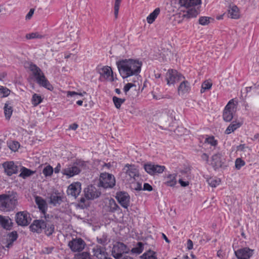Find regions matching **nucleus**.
I'll list each match as a JSON object with an SVG mask.
<instances>
[{
	"label": "nucleus",
	"instance_id": "c9c22d12",
	"mask_svg": "<svg viewBox=\"0 0 259 259\" xmlns=\"http://www.w3.org/2000/svg\"><path fill=\"white\" fill-rule=\"evenodd\" d=\"M144 250V244L141 242H139L136 247H133L131 252L133 253L139 254L141 253Z\"/></svg>",
	"mask_w": 259,
	"mask_h": 259
},
{
	"label": "nucleus",
	"instance_id": "72a5a7b5",
	"mask_svg": "<svg viewBox=\"0 0 259 259\" xmlns=\"http://www.w3.org/2000/svg\"><path fill=\"white\" fill-rule=\"evenodd\" d=\"M141 258L142 259H157L156 252L151 250L144 253L141 256Z\"/></svg>",
	"mask_w": 259,
	"mask_h": 259
},
{
	"label": "nucleus",
	"instance_id": "2eb2a0df",
	"mask_svg": "<svg viewBox=\"0 0 259 259\" xmlns=\"http://www.w3.org/2000/svg\"><path fill=\"white\" fill-rule=\"evenodd\" d=\"M46 227V222L45 220H34L32 224H31L29 226V229L32 232L40 233Z\"/></svg>",
	"mask_w": 259,
	"mask_h": 259
},
{
	"label": "nucleus",
	"instance_id": "f704fd0d",
	"mask_svg": "<svg viewBox=\"0 0 259 259\" xmlns=\"http://www.w3.org/2000/svg\"><path fill=\"white\" fill-rule=\"evenodd\" d=\"M43 99L41 96L37 94H34L31 99V103L33 106H37L38 104L42 102Z\"/></svg>",
	"mask_w": 259,
	"mask_h": 259
},
{
	"label": "nucleus",
	"instance_id": "8fccbe9b",
	"mask_svg": "<svg viewBox=\"0 0 259 259\" xmlns=\"http://www.w3.org/2000/svg\"><path fill=\"white\" fill-rule=\"evenodd\" d=\"M205 142L207 143L212 146H215L217 145V141L215 140L213 137H209L206 138Z\"/></svg>",
	"mask_w": 259,
	"mask_h": 259
},
{
	"label": "nucleus",
	"instance_id": "39448f33",
	"mask_svg": "<svg viewBox=\"0 0 259 259\" xmlns=\"http://www.w3.org/2000/svg\"><path fill=\"white\" fill-rule=\"evenodd\" d=\"M100 186L104 188H111L115 185L114 176L108 173H102L100 177Z\"/></svg>",
	"mask_w": 259,
	"mask_h": 259
},
{
	"label": "nucleus",
	"instance_id": "603ef678",
	"mask_svg": "<svg viewBox=\"0 0 259 259\" xmlns=\"http://www.w3.org/2000/svg\"><path fill=\"white\" fill-rule=\"evenodd\" d=\"M87 93L85 92H83L82 93H77L74 91H68L67 93V97H73L74 96L79 95L80 96H83L84 95H85Z\"/></svg>",
	"mask_w": 259,
	"mask_h": 259
},
{
	"label": "nucleus",
	"instance_id": "0e129e2a",
	"mask_svg": "<svg viewBox=\"0 0 259 259\" xmlns=\"http://www.w3.org/2000/svg\"><path fill=\"white\" fill-rule=\"evenodd\" d=\"M61 166L60 163H58L57 166L54 168V171L55 173L58 174L61 170Z\"/></svg>",
	"mask_w": 259,
	"mask_h": 259
},
{
	"label": "nucleus",
	"instance_id": "ea45409f",
	"mask_svg": "<svg viewBox=\"0 0 259 259\" xmlns=\"http://www.w3.org/2000/svg\"><path fill=\"white\" fill-rule=\"evenodd\" d=\"M207 183L212 187H215L219 185L221 182L219 179L209 178L207 180Z\"/></svg>",
	"mask_w": 259,
	"mask_h": 259
},
{
	"label": "nucleus",
	"instance_id": "49530a36",
	"mask_svg": "<svg viewBox=\"0 0 259 259\" xmlns=\"http://www.w3.org/2000/svg\"><path fill=\"white\" fill-rule=\"evenodd\" d=\"M121 1L122 0H115L114 9L115 18H117L118 17V11Z\"/></svg>",
	"mask_w": 259,
	"mask_h": 259
},
{
	"label": "nucleus",
	"instance_id": "1a4fd4ad",
	"mask_svg": "<svg viewBox=\"0 0 259 259\" xmlns=\"http://www.w3.org/2000/svg\"><path fill=\"white\" fill-rule=\"evenodd\" d=\"M123 170L126 174V180L129 182H133L137 177H139V171L134 165L127 164Z\"/></svg>",
	"mask_w": 259,
	"mask_h": 259
},
{
	"label": "nucleus",
	"instance_id": "a18cd8bd",
	"mask_svg": "<svg viewBox=\"0 0 259 259\" xmlns=\"http://www.w3.org/2000/svg\"><path fill=\"white\" fill-rule=\"evenodd\" d=\"M185 18H186L184 14H177L174 16V21L175 22V24L176 23L179 24L181 23Z\"/></svg>",
	"mask_w": 259,
	"mask_h": 259
},
{
	"label": "nucleus",
	"instance_id": "5701e85b",
	"mask_svg": "<svg viewBox=\"0 0 259 259\" xmlns=\"http://www.w3.org/2000/svg\"><path fill=\"white\" fill-rule=\"evenodd\" d=\"M201 4V0H179V4L180 7L188 9L194 7Z\"/></svg>",
	"mask_w": 259,
	"mask_h": 259
},
{
	"label": "nucleus",
	"instance_id": "c756f323",
	"mask_svg": "<svg viewBox=\"0 0 259 259\" xmlns=\"http://www.w3.org/2000/svg\"><path fill=\"white\" fill-rule=\"evenodd\" d=\"M176 176L175 174L168 175L165 178V184L168 186H174L177 183Z\"/></svg>",
	"mask_w": 259,
	"mask_h": 259
},
{
	"label": "nucleus",
	"instance_id": "5fc2aeb1",
	"mask_svg": "<svg viewBox=\"0 0 259 259\" xmlns=\"http://www.w3.org/2000/svg\"><path fill=\"white\" fill-rule=\"evenodd\" d=\"M132 183H133L132 187H133V189L137 191L142 190V186L141 183L139 182L133 183V182Z\"/></svg>",
	"mask_w": 259,
	"mask_h": 259
},
{
	"label": "nucleus",
	"instance_id": "20e7f679",
	"mask_svg": "<svg viewBox=\"0 0 259 259\" xmlns=\"http://www.w3.org/2000/svg\"><path fill=\"white\" fill-rule=\"evenodd\" d=\"M85 166L86 163L84 161L80 160H76L73 164H69L62 169L61 172L63 175L66 176V178H70L79 174Z\"/></svg>",
	"mask_w": 259,
	"mask_h": 259
},
{
	"label": "nucleus",
	"instance_id": "6e6552de",
	"mask_svg": "<svg viewBox=\"0 0 259 259\" xmlns=\"http://www.w3.org/2000/svg\"><path fill=\"white\" fill-rule=\"evenodd\" d=\"M235 108L234 101L232 99L228 103L223 111V117L225 121L229 122L233 119Z\"/></svg>",
	"mask_w": 259,
	"mask_h": 259
},
{
	"label": "nucleus",
	"instance_id": "9d476101",
	"mask_svg": "<svg viewBox=\"0 0 259 259\" xmlns=\"http://www.w3.org/2000/svg\"><path fill=\"white\" fill-rule=\"evenodd\" d=\"M31 221L30 215L26 211H20L16 214V221L18 225L21 226H27Z\"/></svg>",
	"mask_w": 259,
	"mask_h": 259
},
{
	"label": "nucleus",
	"instance_id": "e433bc0d",
	"mask_svg": "<svg viewBox=\"0 0 259 259\" xmlns=\"http://www.w3.org/2000/svg\"><path fill=\"white\" fill-rule=\"evenodd\" d=\"M108 207L109 208V211L111 212H114L119 208L118 205L116 204L115 201L113 199L109 200Z\"/></svg>",
	"mask_w": 259,
	"mask_h": 259
},
{
	"label": "nucleus",
	"instance_id": "423d86ee",
	"mask_svg": "<svg viewBox=\"0 0 259 259\" xmlns=\"http://www.w3.org/2000/svg\"><path fill=\"white\" fill-rule=\"evenodd\" d=\"M183 79L184 77L176 70H168L165 75V80L168 85H174Z\"/></svg>",
	"mask_w": 259,
	"mask_h": 259
},
{
	"label": "nucleus",
	"instance_id": "0eeeda50",
	"mask_svg": "<svg viewBox=\"0 0 259 259\" xmlns=\"http://www.w3.org/2000/svg\"><path fill=\"white\" fill-rule=\"evenodd\" d=\"M130 249L123 243L118 242L113 246L112 249V256L116 258L119 259L122 257L123 253H128Z\"/></svg>",
	"mask_w": 259,
	"mask_h": 259
},
{
	"label": "nucleus",
	"instance_id": "680f3d73",
	"mask_svg": "<svg viewBox=\"0 0 259 259\" xmlns=\"http://www.w3.org/2000/svg\"><path fill=\"white\" fill-rule=\"evenodd\" d=\"M34 10L33 9H31L29 11V12L28 13V14L26 16V19H30L33 14H34Z\"/></svg>",
	"mask_w": 259,
	"mask_h": 259
},
{
	"label": "nucleus",
	"instance_id": "e2e57ef3",
	"mask_svg": "<svg viewBox=\"0 0 259 259\" xmlns=\"http://www.w3.org/2000/svg\"><path fill=\"white\" fill-rule=\"evenodd\" d=\"M193 244L192 241L190 239H189L187 241V248L189 250L192 249L193 248Z\"/></svg>",
	"mask_w": 259,
	"mask_h": 259
},
{
	"label": "nucleus",
	"instance_id": "de8ad7c7",
	"mask_svg": "<svg viewBox=\"0 0 259 259\" xmlns=\"http://www.w3.org/2000/svg\"><path fill=\"white\" fill-rule=\"evenodd\" d=\"M107 237L105 234H103L101 237H98L97 240L98 243L101 244L103 245H105L107 243Z\"/></svg>",
	"mask_w": 259,
	"mask_h": 259
},
{
	"label": "nucleus",
	"instance_id": "4d7b16f0",
	"mask_svg": "<svg viewBox=\"0 0 259 259\" xmlns=\"http://www.w3.org/2000/svg\"><path fill=\"white\" fill-rule=\"evenodd\" d=\"M134 86H135V85L132 83H127L123 88L124 92L126 93L131 88Z\"/></svg>",
	"mask_w": 259,
	"mask_h": 259
},
{
	"label": "nucleus",
	"instance_id": "774afa93",
	"mask_svg": "<svg viewBox=\"0 0 259 259\" xmlns=\"http://www.w3.org/2000/svg\"><path fill=\"white\" fill-rule=\"evenodd\" d=\"M245 148L246 146L244 144H241L237 146V150L238 151H244Z\"/></svg>",
	"mask_w": 259,
	"mask_h": 259
},
{
	"label": "nucleus",
	"instance_id": "052dcab7",
	"mask_svg": "<svg viewBox=\"0 0 259 259\" xmlns=\"http://www.w3.org/2000/svg\"><path fill=\"white\" fill-rule=\"evenodd\" d=\"M79 259H91V257L88 253L84 252L80 254Z\"/></svg>",
	"mask_w": 259,
	"mask_h": 259
},
{
	"label": "nucleus",
	"instance_id": "338daca9",
	"mask_svg": "<svg viewBox=\"0 0 259 259\" xmlns=\"http://www.w3.org/2000/svg\"><path fill=\"white\" fill-rule=\"evenodd\" d=\"M78 124H77L76 123H74L73 124H71L69 125V128L70 129V130H74L75 131V130L77 129V128L78 127Z\"/></svg>",
	"mask_w": 259,
	"mask_h": 259
},
{
	"label": "nucleus",
	"instance_id": "a19ab883",
	"mask_svg": "<svg viewBox=\"0 0 259 259\" xmlns=\"http://www.w3.org/2000/svg\"><path fill=\"white\" fill-rule=\"evenodd\" d=\"M211 82L208 80L204 81L201 85V89L200 90L201 93H204L206 90H209L211 88Z\"/></svg>",
	"mask_w": 259,
	"mask_h": 259
},
{
	"label": "nucleus",
	"instance_id": "f3484780",
	"mask_svg": "<svg viewBox=\"0 0 259 259\" xmlns=\"http://www.w3.org/2000/svg\"><path fill=\"white\" fill-rule=\"evenodd\" d=\"M99 73L100 75L107 80L111 82L114 80L113 71L110 67L106 66L99 69Z\"/></svg>",
	"mask_w": 259,
	"mask_h": 259
},
{
	"label": "nucleus",
	"instance_id": "c85d7f7f",
	"mask_svg": "<svg viewBox=\"0 0 259 259\" xmlns=\"http://www.w3.org/2000/svg\"><path fill=\"white\" fill-rule=\"evenodd\" d=\"M4 109L6 118L9 119L13 111L12 103L10 101L6 102L5 104Z\"/></svg>",
	"mask_w": 259,
	"mask_h": 259
},
{
	"label": "nucleus",
	"instance_id": "dca6fc26",
	"mask_svg": "<svg viewBox=\"0 0 259 259\" xmlns=\"http://www.w3.org/2000/svg\"><path fill=\"white\" fill-rule=\"evenodd\" d=\"M253 252V250L244 247L235 251V254L238 259H249L252 255Z\"/></svg>",
	"mask_w": 259,
	"mask_h": 259
},
{
	"label": "nucleus",
	"instance_id": "13d9d810",
	"mask_svg": "<svg viewBox=\"0 0 259 259\" xmlns=\"http://www.w3.org/2000/svg\"><path fill=\"white\" fill-rule=\"evenodd\" d=\"M9 238L13 242L17 238V234L16 232H12L9 234Z\"/></svg>",
	"mask_w": 259,
	"mask_h": 259
},
{
	"label": "nucleus",
	"instance_id": "ddd939ff",
	"mask_svg": "<svg viewBox=\"0 0 259 259\" xmlns=\"http://www.w3.org/2000/svg\"><path fill=\"white\" fill-rule=\"evenodd\" d=\"M144 168L148 174L154 175L162 173L165 169V167L163 165H159L150 163L145 164Z\"/></svg>",
	"mask_w": 259,
	"mask_h": 259
},
{
	"label": "nucleus",
	"instance_id": "69168bd1",
	"mask_svg": "<svg viewBox=\"0 0 259 259\" xmlns=\"http://www.w3.org/2000/svg\"><path fill=\"white\" fill-rule=\"evenodd\" d=\"M179 182L180 184H181V186H182V187H186L189 185L188 182L183 181L182 179H180L179 180Z\"/></svg>",
	"mask_w": 259,
	"mask_h": 259
},
{
	"label": "nucleus",
	"instance_id": "4be33fe9",
	"mask_svg": "<svg viewBox=\"0 0 259 259\" xmlns=\"http://www.w3.org/2000/svg\"><path fill=\"white\" fill-rule=\"evenodd\" d=\"M228 17L232 19H237L240 17L238 8L234 5H230L228 9Z\"/></svg>",
	"mask_w": 259,
	"mask_h": 259
},
{
	"label": "nucleus",
	"instance_id": "cd10ccee",
	"mask_svg": "<svg viewBox=\"0 0 259 259\" xmlns=\"http://www.w3.org/2000/svg\"><path fill=\"white\" fill-rule=\"evenodd\" d=\"M94 255L99 259H105L106 258L105 251L103 247L100 246H96L93 249Z\"/></svg>",
	"mask_w": 259,
	"mask_h": 259
},
{
	"label": "nucleus",
	"instance_id": "864d4df0",
	"mask_svg": "<svg viewBox=\"0 0 259 259\" xmlns=\"http://www.w3.org/2000/svg\"><path fill=\"white\" fill-rule=\"evenodd\" d=\"M20 145L17 142H13L11 144H10V148L14 151H16L17 150L18 148L19 147Z\"/></svg>",
	"mask_w": 259,
	"mask_h": 259
},
{
	"label": "nucleus",
	"instance_id": "bf43d9fd",
	"mask_svg": "<svg viewBox=\"0 0 259 259\" xmlns=\"http://www.w3.org/2000/svg\"><path fill=\"white\" fill-rule=\"evenodd\" d=\"M142 190L145 191H151L152 190V187L148 183H144Z\"/></svg>",
	"mask_w": 259,
	"mask_h": 259
},
{
	"label": "nucleus",
	"instance_id": "a878e982",
	"mask_svg": "<svg viewBox=\"0 0 259 259\" xmlns=\"http://www.w3.org/2000/svg\"><path fill=\"white\" fill-rule=\"evenodd\" d=\"M53 218L52 216L50 217L49 215H47V220L45 219L46 222V227L45 228L46 234L49 236L51 235L55 231V226L53 224H51L49 222L50 219Z\"/></svg>",
	"mask_w": 259,
	"mask_h": 259
},
{
	"label": "nucleus",
	"instance_id": "393cba45",
	"mask_svg": "<svg viewBox=\"0 0 259 259\" xmlns=\"http://www.w3.org/2000/svg\"><path fill=\"white\" fill-rule=\"evenodd\" d=\"M35 202L39 209L41 211L44 215L45 219H47V215L46 213V210L47 209V204L45 200L40 197L37 196L35 197ZM47 221V220H46Z\"/></svg>",
	"mask_w": 259,
	"mask_h": 259
},
{
	"label": "nucleus",
	"instance_id": "37998d69",
	"mask_svg": "<svg viewBox=\"0 0 259 259\" xmlns=\"http://www.w3.org/2000/svg\"><path fill=\"white\" fill-rule=\"evenodd\" d=\"M10 91L6 87L0 85V98H4L9 95Z\"/></svg>",
	"mask_w": 259,
	"mask_h": 259
},
{
	"label": "nucleus",
	"instance_id": "412c9836",
	"mask_svg": "<svg viewBox=\"0 0 259 259\" xmlns=\"http://www.w3.org/2000/svg\"><path fill=\"white\" fill-rule=\"evenodd\" d=\"M191 90L190 83L185 80H182L178 89V93L179 95L183 96L186 94H188Z\"/></svg>",
	"mask_w": 259,
	"mask_h": 259
},
{
	"label": "nucleus",
	"instance_id": "a211bd4d",
	"mask_svg": "<svg viewBox=\"0 0 259 259\" xmlns=\"http://www.w3.org/2000/svg\"><path fill=\"white\" fill-rule=\"evenodd\" d=\"M85 196L88 199H94L98 198L101 194L97 189L92 186H89L84 190Z\"/></svg>",
	"mask_w": 259,
	"mask_h": 259
},
{
	"label": "nucleus",
	"instance_id": "7c9ffc66",
	"mask_svg": "<svg viewBox=\"0 0 259 259\" xmlns=\"http://www.w3.org/2000/svg\"><path fill=\"white\" fill-rule=\"evenodd\" d=\"M241 125V123L239 122L233 121L231 123L226 130L225 133L226 134H230L233 132L235 130L239 128Z\"/></svg>",
	"mask_w": 259,
	"mask_h": 259
},
{
	"label": "nucleus",
	"instance_id": "7ed1b4c3",
	"mask_svg": "<svg viewBox=\"0 0 259 259\" xmlns=\"http://www.w3.org/2000/svg\"><path fill=\"white\" fill-rule=\"evenodd\" d=\"M28 68L32 72L33 76L36 79L37 83L39 85L50 91L53 89V87L46 78L44 73L36 65L31 63L29 65Z\"/></svg>",
	"mask_w": 259,
	"mask_h": 259
},
{
	"label": "nucleus",
	"instance_id": "58836bf2",
	"mask_svg": "<svg viewBox=\"0 0 259 259\" xmlns=\"http://www.w3.org/2000/svg\"><path fill=\"white\" fill-rule=\"evenodd\" d=\"M54 171V169L50 165H48L44 167L42 170V174L45 176V177H50L52 176Z\"/></svg>",
	"mask_w": 259,
	"mask_h": 259
},
{
	"label": "nucleus",
	"instance_id": "4468645a",
	"mask_svg": "<svg viewBox=\"0 0 259 259\" xmlns=\"http://www.w3.org/2000/svg\"><path fill=\"white\" fill-rule=\"evenodd\" d=\"M5 173L9 176L17 174L19 171V167L12 161H6L3 163Z\"/></svg>",
	"mask_w": 259,
	"mask_h": 259
},
{
	"label": "nucleus",
	"instance_id": "bb28decb",
	"mask_svg": "<svg viewBox=\"0 0 259 259\" xmlns=\"http://www.w3.org/2000/svg\"><path fill=\"white\" fill-rule=\"evenodd\" d=\"M62 202V197L59 193H53L50 197V203L54 206L59 205Z\"/></svg>",
	"mask_w": 259,
	"mask_h": 259
},
{
	"label": "nucleus",
	"instance_id": "f8f14e48",
	"mask_svg": "<svg viewBox=\"0 0 259 259\" xmlns=\"http://www.w3.org/2000/svg\"><path fill=\"white\" fill-rule=\"evenodd\" d=\"M85 243L84 241L81 238L73 239L68 243V246L73 252H80L82 251Z\"/></svg>",
	"mask_w": 259,
	"mask_h": 259
},
{
	"label": "nucleus",
	"instance_id": "c03bdc74",
	"mask_svg": "<svg viewBox=\"0 0 259 259\" xmlns=\"http://www.w3.org/2000/svg\"><path fill=\"white\" fill-rule=\"evenodd\" d=\"M44 36L40 34L38 32H32L28 33L26 35V38L28 39H34V38H42Z\"/></svg>",
	"mask_w": 259,
	"mask_h": 259
},
{
	"label": "nucleus",
	"instance_id": "2f4dec72",
	"mask_svg": "<svg viewBox=\"0 0 259 259\" xmlns=\"http://www.w3.org/2000/svg\"><path fill=\"white\" fill-rule=\"evenodd\" d=\"M160 13V9L156 8L155 9L153 12H152L147 17V21L149 24L152 23L157 16Z\"/></svg>",
	"mask_w": 259,
	"mask_h": 259
},
{
	"label": "nucleus",
	"instance_id": "f257e3e1",
	"mask_svg": "<svg viewBox=\"0 0 259 259\" xmlns=\"http://www.w3.org/2000/svg\"><path fill=\"white\" fill-rule=\"evenodd\" d=\"M120 75L123 78L137 76L141 71L142 63L138 60L122 59L116 62Z\"/></svg>",
	"mask_w": 259,
	"mask_h": 259
},
{
	"label": "nucleus",
	"instance_id": "9b49d317",
	"mask_svg": "<svg viewBox=\"0 0 259 259\" xmlns=\"http://www.w3.org/2000/svg\"><path fill=\"white\" fill-rule=\"evenodd\" d=\"M116 198L122 207L127 209L130 204V196L125 192L120 191L116 193Z\"/></svg>",
	"mask_w": 259,
	"mask_h": 259
},
{
	"label": "nucleus",
	"instance_id": "79ce46f5",
	"mask_svg": "<svg viewBox=\"0 0 259 259\" xmlns=\"http://www.w3.org/2000/svg\"><path fill=\"white\" fill-rule=\"evenodd\" d=\"M125 101L124 99L119 98L115 96L113 97V102L116 108L119 109L121 105Z\"/></svg>",
	"mask_w": 259,
	"mask_h": 259
},
{
	"label": "nucleus",
	"instance_id": "473e14b6",
	"mask_svg": "<svg viewBox=\"0 0 259 259\" xmlns=\"http://www.w3.org/2000/svg\"><path fill=\"white\" fill-rule=\"evenodd\" d=\"M199 13V11L198 8H194L189 9L187 11L186 14H184L185 17L187 19L196 17Z\"/></svg>",
	"mask_w": 259,
	"mask_h": 259
},
{
	"label": "nucleus",
	"instance_id": "aec40b11",
	"mask_svg": "<svg viewBox=\"0 0 259 259\" xmlns=\"http://www.w3.org/2000/svg\"><path fill=\"white\" fill-rule=\"evenodd\" d=\"M223 160L224 159L221 154L217 153L214 154L211 157V165L214 169L221 167L224 163Z\"/></svg>",
	"mask_w": 259,
	"mask_h": 259
},
{
	"label": "nucleus",
	"instance_id": "3c124183",
	"mask_svg": "<svg viewBox=\"0 0 259 259\" xmlns=\"http://www.w3.org/2000/svg\"><path fill=\"white\" fill-rule=\"evenodd\" d=\"M245 165V162L241 158H237L235 161V167L240 169L242 166Z\"/></svg>",
	"mask_w": 259,
	"mask_h": 259
},
{
	"label": "nucleus",
	"instance_id": "6ab92c4d",
	"mask_svg": "<svg viewBox=\"0 0 259 259\" xmlns=\"http://www.w3.org/2000/svg\"><path fill=\"white\" fill-rule=\"evenodd\" d=\"M81 192V184L79 182L71 184L67 190V194L76 198Z\"/></svg>",
	"mask_w": 259,
	"mask_h": 259
},
{
	"label": "nucleus",
	"instance_id": "4c0bfd02",
	"mask_svg": "<svg viewBox=\"0 0 259 259\" xmlns=\"http://www.w3.org/2000/svg\"><path fill=\"white\" fill-rule=\"evenodd\" d=\"M20 171L21 173L19 175V177H22L23 178H25L26 177L30 176L34 172L33 171H32L30 169L26 168L24 167H22Z\"/></svg>",
	"mask_w": 259,
	"mask_h": 259
},
{
	"label": "nucleus",
	"instance_id": "f03ea898",
	"mask_svg": "<svg viewBox=\"0 0 259 259\" xmlns=\"http://www.w3.org/2000/svg\"><path fill=\"white\" fill-rule=\"evenodd\" d=\"M18 203L17 194L14 192L0 195V210L10 211L13 210Z\"/></svg>",
	"mask_w": 259,
	"mask_h": 259
},
{
	"label": "nucleus",
	"instance_id": "09e8293b",
	"mask_svg": "<svg viewBox=\"0 0 259 259\" xmlns=\"http://www.w3.org/2000/svg\"><path fill=\"white\" fill-rule=\"evenodd\" d=\"M210 17H201L199 19V23L202 25H206L209 23Z\"/></svg>",
	"mask_w": 259,
	"mask_h": 259
},
{
	"label": "nucleus",
	"instance_id": "b1692460",
	"mask_svg": "<svg viewBox=\"0 0 259 259\" xmlns=\"http://www.w3.org/2000/svg\"><path fill=\"white\" fill-rule=\"evenodd\" d=\"M13 223L11 219L8 216H4L0 214V225L6 230H11Z\"/></svg>",
	"mask_w": 259,
	"mask_h": 259
},
{
	"label": "nucleus",
	"instance_id": "6e6d98bb",
	"mask_svg": "<svg viewBox=\"0 0 259 259\" xmlns=\"http://www.w3.org/2000/svg\"><path fill=\"white\" fill-rule=\"evenodd\" d=\"M53 248H54L53 247H45L42 248V252L44 253L49 254L52 252Z\"/></svg>",
	"mask_w": 259,
	"mask_h": 259
}]
</instances>
